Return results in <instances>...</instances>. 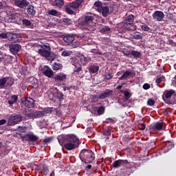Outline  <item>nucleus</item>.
Instances as JSON below:
<instances>
[{
  "instance_id": "obj_54",
  "label": "nucleus",
  "mask_w": 176,
  "mask_h": 176,
  "mask_svg": "<svg viewBox=\"0 0 176 176\" xmlns=\"http://www.w3.org/2000/svg\"><path fill=\"white\" fill-rule=\"evenodd\" d=\"M100 97H101L100 94L94 95L92 96V100L93 101H94V102H96L98 101V100H102Z\"/></svg>"
},
{
  "instance_id": "obj_8",
  "label": "nucleus",
  "mask_w": 176,
  "mask_h": 176,
  "mask_svg": "<svg viewBox=\"0 0 176 176\" xmlns=\"http://www.w3.org/2000/svg\"><path fill=\"white\" fill-rule=\"evenodd\" d=\"M41 71L45 76H47V78H52L54 75V72H53V70H52V68H50L47 65H44L41 67Z\"/></svg>"
},
{
  "instance_id": "obj_62",
  "label": "nucleus",
  "mask_w": 176,
  "mask_h": 176,
  "mask_svg": "<svg viewBox=\"0 0 176 176\" xmlns=\"http://www.w3.org/2000/svg\"><path fill=\"white\" fill-rule=\"evenodd\" d=\"M142 38V36H141L140 34L132 35L131 38L132 39H141Z\"/></svg>"
},
{
  "instance_id": "obj_29",
  "label": "nucleus",
  "mask_w": 176,
  "mask_h": 176,
  "mask_svg": "<svg viewBox=\"0 0 176 176\" xmlns=\"http://www.w3.org/2000/svg\"><path fill=\"white\" fill-rule=\"evenodd\" d=\"M33 116L34 119H39L41 118H43L44 114L43 111L36 110L34 112H33Z\"/></svg>"
},
{
  "instance_id": "obj_45",
  "label": "nucleus",
  "mask_w": 176,
  "mask_h": 176,
  "mask_svg": "<svg viewBox=\"0 0 176 176\" xmlns=\"http://www.w3.org/2000/svg\"><path fill=\"white\" fill-rule=\"evenodd\" d=\"M140 27L142 28V30L143 31H149V30H151L150 28H148V26L147 25H146L145 23H140Z\"/></svg>"
},
{
  "instance_id": "obj_56",
  "label": "nucleus",
  "mask_w": 176,
  "mask_h": 176,
  "mask_svg": "<svg viewBox=\"0 0 176 176\" xmlns=\"http://www.w3.org/2000/svg\"><path fill=\"white\" fill-rule=\"evenodd\" d=\"M17 131L19 133H25L27 131V127L25 126H18Z\"/></svg>"
},
{
  "instance_id": "obj_7",
  "label": "nucleus",
  "mask_w": 176,
  "mask_h": 176,
  "mask_svg": "<svg viewBox=\"0 0 176 176\" xmlns=\"http://www.w3.org/2000/svg\"><path fill=\"white\" fill-rule=\"evenodd\" d=\"M38 53L42 57H45V58H48L49 61H53L54 60V57L50 56V54H52V50L39 49L38 50Z\"/></svg>"
},
{
  "instance_id": "obj_31",
  "label": "nucleus",
  "mask_w": 176,
  "mask_h": 176,
  "mask_svg": "<svg viewBox=\"0 0 176 176\" xmlns=\"http://www.w3.org/2000/svg\"><path fill=\"white\" fill-rule=\"evenodd\" d=\"M94 6L97 12H99L100 13H101V9L104 7V6H102V3L100 1H96L94 3Z\"/></svg>"
},
{
  "instance_id": "obj_11",
  "label": "nucleus",
  "mask_w": 176,
  "mask_h": 176,
  "mask_svg": "<svg viewBox=\"0 0 176 176\" xmlns=\"http://www.w3.org/2000/svg\"><path fill=\"white\" fill-rule=\"evenodd\" d=\"M22 104L27 108H34L35 107V100L31 98H26L22 100Z\"/></svg>"
},
{
  "instance_id": "obj_53",
  "label": "nucleus",
  "mask_w": 176,
  "mask_h": 176,
  "mask_svg": "<svg viewBox=\"0 0 176 176\" xmlns=\"http://www.w3.org/2000/svg\"><path fill=\"white\" fill-rule=\"evenodd\" d=\"M124 96L125 100H126V101L130 100V97H131V94H130V91H125L124 92Z\"/></svg>"
},
{
  "instance_id": "obj_36",
  "label": "nucleus",
  "mask_w": 176,
  "mask_h": 176,
  "mask_svg": "<svg viewBox=\"0 0 176 176\" xmlns=\"http://www.w3.org/2000/svg\"><path fill=\"white\" fill-rule=\"evenodd\" d=\"M63 68V65H61L59 63H54L52 64V69L54 71H59V69H61Z\"/></svg>"
},
{
  "instance_id": "obj_3",
  "label": "nucleus",
  "mask_w": 176,
  "mask_h": 176,
  "mask_svg": "<svg viewBox=\"0 0 176 176\" xmlns=\"http://www.w3.org/2000/svg\"><path fill=\"white\" fill-rule=\"evenodd\" d=\"M162 98L166 104L174 105L176 104V92L174 89L165 90Z\"/></svg>"
},
{
  "instance_id": "obj_19",
  "label": "nucleus",
  "mask_w": 176,
  "mask_h": 176,
  "mask_svg": "<svg viewBox=\"0 0 176 176\" xmlns=\"http://www.w3.org/2000/svg\"><path fill=\"white\" fill-rule=\"evenodd\" d=\"M113 96V91L111 89H105L102 94H100V98L104 100Z\"/></svg>"
},
{
  "instance_id": "obj_26",
  "label": "nucleus",
  "mask_w": 176,
  "mask_h": 176,
  "mask_svg": "<svg viewBox=\"0 0 176 176\" xmlns=\"http://www.w3.org/2000/svg\"><path fill=\"white\" fill-rule=\"evenodd\" d=\"M134 23V15L131 14L126 17L124 25H131Z\"/></svg>"
},
{
  "instance_id": "obj_14",
  "label": "nucleus",
  "mask_w": 176,
  "mask_h": 176,
  "mask_svg": "<svg viewBox=\"0 0 176 176\" xmlns=\"http://www.w3.org/2000/svg\"><path fill=\"white\" fill-rule=\"evenodd\" d=\"M85 2V0H75L72 3H69V6L72 7V9L73 10H75V9H79V8L82 7V3Z\"/></svg>"
},
{
  "instance_id": "obj_10",
  "label": "nucleus",
  "mask_w": 176,
  "mask_h": 176,
  "mask_svg": "<svg viewBox=\"0 0 176 176\" xmlns=\"http://www.w3.org/2000/svg\"><path fill=\"white\" fill-rule=\"evenodd\" d=\"M129 164V161L127 160H118L113 162L112 166L114 168H119V167H123Z\"/></svg>"
},
{
  "instance_id": "obj_48",
  "label": "nucleus",
  "mask_w": 176,
  "mask_h": 176,
  "mask_svg": "<svg viewBox=\"0 0 176 176\" xmlns=\"http://www.w3.org/2000/svg\"><path fill=\"white\" fill-rule=\"evenodd\" d=\"M63 23L65 25H71L72 24V20L68 18L63 19Z\"/></svg>"
},
{
  "instance_id": "obj_33",
  "label": "nucleus",
  "mask_w": 176,
  "mask_h": 176,
  "mask_svg": "<svg viewBox=\"0 0 176 176\" xmlns=\"http://www.w3.org/2000/svg\"><path fill=\"white\" fill-rule=\"evenodd\" d=\"M53 109H54V108H53V107H44L43 109L42 112L43 113L44 116H45L46 115H48L49 113H52Z\"/></svg>"
},
{
  "instance_id": "obj_58",
  "label": "nucleus",
  "mask_w": 176,
  "mask_h": 176,
  "mask_svg": "<svg viewBox=\"0 0 176 176\" xmlns=\"http://www.w3.org/2000/svg\"><path fill=\"white\" fill-rule=\"evenodd\" d=\"M14 85V80L12 78H9V81L6 82V86H13Z\"/></svg>"
},
{
  "instance_id": "obj_42",
  "label": "nucleus",
  "mask_w": 176,
  "mask_h": 176,
  "mask_svg": "<svg viewBox=\"0 0 176 176\" xmlns=\"http://www.w3.org/2000/svg\"><path fill=\"white\" fill-rule=\"evenodd\" d=\"M6 82H8V79L6 78H3L0 79V89H3L5 87Z\"/></svg>"
},
{
  "instance_id": "obj_22",
  "label": "nucleus",
  "mask_w": 176,
  "mask_h": 176,
  "mask_svg": "<svg viewBox=\"0 0 176 176\" xmlns=\"http://www.w3.org/2000/svg\"><path fill=\"white\" fill-rule=\"evenodd\" d=\"M100 69V66L96 65H91L88 67V71L89 74H97Z\"/></svg>"
},
{
  "instance_id": "obj_25",
  "label": "nucleus",
  "mask_w": 176,
  "mask_h": 176,
  "mask_svg": "<svg viewBox=\"0 0 176 176\" xmlns=\"http://www.w3.org/2000/svg\"><path fill=\"white\" fill-rule=\"evenodd\" d=\"M17 100H19V96L16 95L12 96L10 99L8 101L9 107L12 108V107H13V104H16V102H17Z\"/></svg>"
},
{
  "instance_id": "obj_50",
  "label": "nucleus",
  "mask_w": 176,
  "mask_h": 176,
  "mask_svg": "<svg viewBox=\"0 0 176 176\" xmlns=\"http://www.w3.org/2000/svg\"><path fill=\"white\" fill-rule=\"evenodd\" d=\"M156 104V102L153 98H149L147 101V105L148 107H153Z\"/></svg>"
},
{
  "instance_id": "obj_28",
  "label": "nucleus",
  "mask_w": 176,
  "mask_h": 176,
  "mask_svg": "<svg viewBox=\"0 0 176 176\" xmlns=\"http://www.w3.org/2000/svg\"><path fill=\"white\" fill-rule=\"evenodd\" d=\"M28 82L30 85H32L33 86H36L38 85V79L34 76H30Z\"/></svg>"
},
{
  "instance_id": "obj_55",
  "label": "nucleus",
  "mask_w": 176,
  "mask_h": 176,
  "mask_svg": "<svg viewBox=\"0 0 176 176\" xmlns=\"http://www.w3.org/2000/svg\"><path fill=\"white\" fill-rule=\"evenodd\" d=\"M163 79H164V77H160V78H157L156 80H155V83H157V85L159 86V87H162V85H159L160 83H162Z\"/></svg>"
},
{
  "instance_id": "obj_63",
  "label": "nucleus",
  "mask_w": 176,
  "mask_h": 176,
  "mask_svg": "<svg viewBox=\"0 0 176 176\" xmlns=\"http://www.w3.org/2000/svg\"><path fill=\"white\" fill-rule=\"evenodd\" d=\"M72 47H80V43L79 41H76L72 45Z\"/></svg>"
},
{
  "instance_id": "obj_40",
  "label": "nucleus",
  "mask_w": 176,
  "mask_h": 176,
  "mask_svg": "<svg viewBox=\"0 0 176 176\" xmlns=\"http://www.w3.org/2000/svg\"><path fill=\"white\" fill-rule=\"evenodd\" d=\"M113 78V73L107 72L104 76V80H111Z\"/></svg>"
},
{
  "instance_id": "obj_46",
  "label": "nucleus",
  "mask_w": 176,
  "mask_h": 176,
  "mask_svg": "<svg viewBox=\"0 0 176 176\" xmlns=\"http://www.w3.org/2000/svg\"><path fill=\"white\" fill-rule=\"evenodd\" d=\"M41 50H52V48L50 47V45L49 43L43 44L41 45Z\"/></svg>"
},
{
  "instance_id": "obj_37",
  "label": "nucleus",
  "mask_w": 176,
  "mask_h": 176,
  "mask_svg": "<svg viewBox=\"0 0 176 176\" xmlns=\"http://www.w3.org/2000/svg\"><path fill=\"white\" fill-rule=\"evenodd\" d=\"M65 12H67L68 14H75V12L72 10V8L69 6V3L65 6Z\"/></svg>"
},
{
  "instance_id": "obj_23",
  "label": "nucleus",
  "mask_w": 176,
  "mask_h": 176,
  "mask_svg": "<svg viewBox=\"0 0 176 176\" xmlns=\"http://www.w3.org/2000/svg\"><path fill=\"white\" fill-rule=\"evenodd\" d=\"M80 61L81 64H82L84 66L87 65L90 61H91V58L89 56H85V55H81L80 58Z\"/></svg>"
},
{
  "instance_id": "obj_35",
  "label": "nucleus",
  "mask_w": 176,
  "mask_h": 176,
  "mask_svg": "<svg viewBox=\"0 0 176 176\" xmlns=\"http://www.w3.org/2000/svg\"><path fill=\"white\" fill-rule=\"evenodd\" d=\"M8 153L6 146H3V144L0 142V155H8Z\"/></svg>"
},
{
  "instance_id": "obj_27",
  "label": "nucleus",
  "mask_w": 176,
  "mask_h": 176,
  "mask_svg": "<svg viewBox=\"0 0 176 176\" xmlns=\"http://www.w3.org/2000/svg\"><path fill=\"white\" fill-rule=\"evenodd\" d=\"M63 41L66 42V43H72V42L75 41V37L71 34H67L64 36Z\"/></svg>"
},
{
  "instance_id": "obj_20",
  "label": "nucleus",
  "mask_w": 176,
  "mask_h": 176,
  "mask_svg": "<svg viewBox=\"0 0 176 176\" xmlns=\"http://www.w3.org/2000/svg\"><path fill=\"white\" fill-rule=\"evenodd\" d=\"M56 82H65L67 80V74L64 73H60L56 74V76H54Z\"/></svg>"
},
{
  "instance_id": "obj_57",
  "label": "nucleus",
  "mask_w": 176,
  "mask_h": 176,
  "mask_svg": "<svg viewBox=\"0 0 176 176\" xmlns=\"http://www.w3.org/2000/svg\"><path fill=\"white\" fill-rule=\"evenodd\" d=\"M71 54H72V51H67L65 50L62 52V56L63 57H67V56H71Z\"/></svg>"
},
{
  "instance_id": "obj_44",
  "label": "nucleus",
  "mask_w": 176,
  "mask_h": 176,
  "mask_svg": "<svg viewBox=\"0 0 176 176\" xmlns=\"http://www.w3.org/2000/svg\"><path fill=\"white\" fill-rule=\"evenodd\" d=\"M122 174L124 176H129L131 174V168H126L124 170H122Z\"/></svg>"
},
{
  "instance_id": "obj_2",
  "label": "nucleus",
  "mask_w": 176,
  "mask_h": 176,
  "mask_svg": "<svg viewBox=\"0 0 176 176\" xmlns=\"http://www.w3.org/2000/svg\"><path fill=\"white\" fill-rule=\"evenodd\" d=\"M79 157L82 163L89 164L96 160V154L90 149L84 148L80 151Z\"/></svg>"
},
{
  "instance_id": "obj_39",
  "label": "nucleus",
  "mask_w": 176,
  "mask_h": 176,
  "mask_svg": "<svg viewBox=\"0 0 176 176\" xmlns=\"http://www.w3.org/2000/svg\"><path fill=\"white\" fill-rule=\"evenodd\" d=\"M74 65L75 67L74 72H76L77 74H79V72H81L82 66L80 65V64H78V63H74Z\"/></svg>"
},
{
  "instance_id": "obj_51",
  "label": "nucleus",
  "mask_w": 176,
  "mask_h": 176,
  "mask_svg": "<svg viewBox=\"0 0 176 176\" xmlns=\"http://www.w3.org/2000/svg\"><path fill=\"white\" fill-rule=\"evenodd\" d=\"M42 171H43L44 175H47V173H49V168L47 167V165L44 164L42 166Z\"/></svg>"
},
{
  "instance_id": "obj_5",
  "label": "nucleus",
  "mask_w": 176,
  "mask_h": 176,
  "mask_svg": "<svg viewBox=\"0 0 176 176\" xmlns=\"http://www.w3.org/2000/svg\"><path fill=\"white\" fill-rule=\"evenodd\" d=\"M23 120V115L21 114H11L8 118L7 126H16Z\"/></svg>"
},
{
  "instance_id": "obj_59",
  "label": "nucleus",
  "mask_w": 176,
  "mask_h": 176,
  "mask_svg": "<svg viewBox=\"0 0 176 176\" xmlns=\"http://www.w3.org/2000/svg\"><path fill=\"white\" fill-rule=\"evenodd\" d=\"M9 32L7 33H1L0 38L1 39H8V38Z\"/></svg>"
},
{
  "instance_id": "obj_34",
  "label": "nucleus",
  "mask_w": 176,
  "mask_h": 176,
  "mask_svg": "<svg viewBox=\"0 0 176 176\" xmlns=\"http://www.w3.org/2000/svg\"><path fill=\"white\" fill-rule=\"evenodd\" d=\"M37 140H39L38 136L34 133H29V142H36Z\"/></svg>"
},
{
  "instance_id": "obj_49",
  "label": "nucleus",
  "mask_w": 176,
  "mask_h": 176,
  "mask_svg": "<svg viewBox=\"0 0 176 176\" xmlns=\"http://www.w3.org/2000/svg\"><path fill=\"white\" fill-rule=\"evenodd\" d=\"M48 14L50 16H58V11L56 10H51L48 11Z\"/></svg>"
},
{
  "instance_id": "obj_17",
  "label": "nucleus",
  "mask_w": 176,
  "mask_h": 176,
  "mask_svg": "<svg viewBox=\"0 0 176 176\" xmlns=\"http://www.w3.org/2000/svg\"><path fill=\"white\" fill-rule=\"evenodd\" d=\"M129 76H135V73L134 72V71H125L122 76L119 78V80H126V79H127V78H129Z\"/></svg>"
},
{
  "instance_id": "obj_13",
  "label": "nucleus",
  "mask_w": 176,
  "mask_h": 176,
  "mask_svg": "<svg viewBox=\"0 0 176 176\" xmlns=\"http://www.w3.org/2000/svg\"><path fill=\"white\" fill-rule=\"evenodd\" d=\"M8 47L12 54H17L20 52V49H21V45L19 44H10Z\"/></svg>"
},
{
  "instance_id": "obj_47",
  "label": "nucleus",
  "mask_w": 176,
  "mask_h": 176,
  "mask_svg": "<svg viewBox=\"0 0 176 176\" xmlns=\"http://www.w3.org/2000/svg\"><path fill=\"white\" fill-rule=\"evenodd\" d=\"M21 141H23V142H25V141H28V142H30V133L26 134L23 136H21Z\"/></svg>"
},
{
  "instance_id": "obj_9",
  "label": "nucleus",
  "mask_w": 176,
  "mask_h": 176,
  "mask_svg": "<svg viewBox=\"0 0 176 176\" xmlns=\"http://www.w3.org/2000/svg\"><path fill=\"white\" fill-rule=\"evenodd\" d=\"M164 126H166V124H164V122H155L153 125H151L150 126V131H162Z\"/></svg>"
},
{
  "instance_id": "obj_32",
  "label": "nucleus",
  "mask_w": 176,
  "mask_h": 176,
  "mask_svg": "<svg viewBox=\"0 0 176 176\" xmlns=\"http://www.w3.org/2000/svg\"><path fill=\"white\" fill-rule=\"evenodd\" d=\"M53 6H57V8H63L64 6V0H55L52 3Z\"/></svg>"
},
{
  "instance_id": "obj_24",
  "label": "nucleus",
  "mask_w": 176,
  "mask_h": 176,
  "mask_svg": "<svg viewBox=\"0 0 176 176\" xmlns=\"http://www.w3.org/2000/svg\"><path fill=\"white\" fill-rule=\"evenodd\" d=\"M26 10L28 14H30V16H35L36 11L35 10V8L32 5L29 4L28 6H26Z\"/></svg>"
},
{
  "instance_id": "obj_43",
  "label": "nucleus",
  "mask_w": 176,
  "mask_h": 176,
  "mask_svg": "<svg viewBox=\"0 0 176 176\" xmlns=\"http://www.w3.org/2000/svg\"><path fill=\"white\" fill-rule=\"evenodd\" d=\"M56 98L59 100V102H63V101H64V94H63L61 91L57 92Z\"/></svg>"
},
{
  "instance_id": "obj_38",
  "label": "nucleus",
  "mask_w": 176,
  "mask_h": 176,
  "mask_svg": "<svg viewBox=\"0 0 176 176\" xmlns=\"http://www.w3.org/2000/svg\"><path fill=\"white\" fill-rule=\"evenodd\" d=\"M131 56H133V58H140L142 55L141 54V52L133 50L131 52Z\"/></svg>"
},
{
  "instance_id": "obj_41",
  "label": "nucleus",
  "mask_w": 176,
  "mask_h": 176,
  "mask_svg": "<svg viewBox=\"0 0 176 176\" xmlns=\"http://www.w3.org/2000/svg\"><path fill=\"white\" fill-rule=\"evenodd\" d=\"M22 24L23 25L27 27V28H30V27H31L32 23L31 21L24 19L22 20Z\"/></svg>"
},
{
  "instance_id": "obj_4",
  "label": "nucleus",
  "mask_w": 176,
  "mask_h": 176,
  "mask_svg": "<svg viewBox=\"0 0 176 176\" xmlns=\"http://www.w3.org/2000/svg\"><path fill=\"white\" fill-rule=\"evenodd\" d=\"M96 20V15L94 14H87L84 16V19L81 21V25L85 30L90 31L91 27L95 25L94 21Z\"/></svg>"
},
{
  "instance_id": "obj_16",
  "label": "nucleus",
  "mask_w": 176,
  "mask_h": 176,
  "mask_svg": "<svg viewBox=\"0 0 176 176\" xmlns=\"http://www.w3.org/2000/svg\"><path fill=\"white\" fill-rule=\"evenodd\" d=\"M172 148H174V143L173 142L168 141L164 143V146L162 148V151H163L164 153H167V152L171 151Z\"/></svg>"
},
{
  "instance_id": "obj_18",
  "label": "nucleus",
  "mask_w": 176,
  "mask_h": 176,
  "mask_svg": "<svg viewBox=\"0 0 176 176\" xmlns=\"http://www.w3.org/2000/svg\"><path fill=\"white\" fill-rule=\"evenodd\" d=\"M105 113V107L100 106V107H95L93 108L92 113H96L98 116L104 115Z\"/></svg>"
},
{
  "instance_id": "obj_15",
  "label": "nucleus",
  "mask_w": 176,
  "mask_h": 176,
  "mask_svg": "<svg viewBox=\"0 0 176 176\" xmlns=\"http://www.w3.org/2000/svg\"><path fill=\"white\" fill-rule=\"evenodd\" d=\"M153 20H157V21H163L164 19V13L162 11H155L153 14Z\"/></svg>"
},
{
  "instance_id": "obj_64",
  "label": "nucleus",
  "mask_w": 176,
  "mask_h": 176,
  "mask_svg": "<svg viewBox=\"0 0 176 176\" xmlns=\"http://www.w3.org/2000/svg\"><path fill=\"white\" fill-rule=\"evenodd\" d=\"M106 123H108V124H113V123H115V120L112 119V118H107V120H106Z\"/></svg>"
},
{
  "instance_id": "obj_21",
  "label": "nucleus",
  "mask_w": 176,
  "mask_h": 176,
  "mask_svg": "<svg viewBox=\"0 0 176 176\" xmlns=\"http://www.w3.org/2000/svg\"><path fill=\"white\" fill-rule=\"evenodd\" d=\"M100 12H102V16H103V17H108V16L112 13V12L109 10V8L107 6H103Z\"/></svg>"
},
{
  "instance_id": "obj_12",
  "label": "nucleus",
  "mask_w": 176,
  "mask_h": 176,
  "mask_svg": "<svg viewBox=\"0 0 176 176\" xmlns=\"http://www.w3.org/2000/svg\"><path fill=\"white\" fill-rule=\"evenodd\" d=\"M14 3L15 6L20 8V9H24V8H27L30 5V1L28 0H14Z\"/></svg>"
},
{
  "instance_id": "obj_1",
  "label": "nucleus",
  "mask_w": 176,
  "mask_h": 176,
  "mask_svg": "<svg viewBox=\"0 0 176 176\" xmlns=\"http://www.w3.org/2000/svg\"><path fill=\"white\" fill-rule=\"evenodd\" d=\"M58 142L61 146H64L67 151H74L76 148H79L80 141L79 138L75 135H66L58 140Z\"/></svg>"
},
{
  "instance_id": "obj_61",
  "label": "nucleus",
  "mask_w": 176,
  "mask_h": 176,
  "mask_svg": "<svg viewBox=\"0 0 176 176\" xmlns=\"http://www.w3.org/2000/svg\"><path fill=\"white\" fill-rule=\"evenodd\" d=\"M67 90H75V86H70V87H67L65 86L63 87V91H67Z\"/></svg>"
},
{
  "instance_id": "obj_60",
  "label": "nucleus",
  "mask_w": 176,
  "mask_h": 176,
  "mask_svg": "<svg viewBox=\"0 0 176 176\" xmlns=\"http://www.w3.org/2000/svg\"><path fill=\"white\" fill-rule=\"evenodd\" d=\"M32 118H34V112H30L26 114V116L25 117V118L26 120H28V119H32Z\"/></svg>"
},
{
  "instance_id": "obj_52",
  "label": "nucleus",
  "mask_w": 176,
  "mask_h": 176,
  "mask_svg": "<svg viewBox=\"0 0 176 176\" xmlns=\"http://www.w3.org/2000/svg\"><path fill=\"white\" fill-rule=\"evenodd\" d=\"M109 31H111L109 26H103L100 30V32H109Z\"/></svg>"
},
{
  "instance_id": "obj_6",
  "label": "nucleus",
  "mask_w": 176,
  "mask_h": 176,
  "mask_svg": "<svg viewBox=\"0 0 176 176\" xmlns=\"http://www.w3.org/2000/svg\"><path fill=\"white\" fill-rule=\"evenodd\" d=\"M8 41L14 43H20L23 41V37L18 33L8 32Z\"/></svg>"
},
{
  "instance_id": "obj_30",
  "label": "nucleus",
  "mask_w": 176,
  "mask_h": 176,
  "mask_svg": "<svg viewBox=\"0 0 176 176\" xmlns=\"http://www.w3.org/2000/svg\"><path fill=\"white\" fill-rule=\"evenodd\" d=\"M112 130L111 129H105L102 131V135L106 137V140H109V135H111Z\"/></svg>"
}]
</instances>
